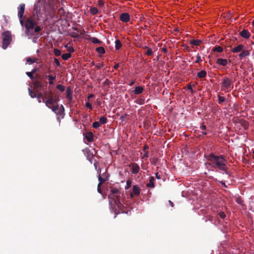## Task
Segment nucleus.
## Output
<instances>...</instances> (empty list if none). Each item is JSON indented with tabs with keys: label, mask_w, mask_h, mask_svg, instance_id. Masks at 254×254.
<instances>
[{
	"label": "nucleus",
	"mask_w": 254,
	"mask_h": 254,
	"mask_svg": "<svg viewBox=\"0 0 254 254\" xmlns=\"http://www.w3.org/2000/svg\"><path fill=\"white\" fill-rule=\"evenodd\" d=\"M208 160L212 163L213 167H217L220 170L224 171L226 175L230 176L226 165L227 161L223 155L218 156L211 153L208 157Z\"/></svg>",
	"instance_id": "obj_1"
},
{
	"label": "nucleus",
	"mask_w": 254,
	"mask_h": 254,
	"mask_svg": "<svg viewBox=\"0 0 254 254\" xmlns=\"http://www.w3.org/2000/svg\"><path fill=\"white\" fill-rule=\"evenodd\" d=\"M120 194L121 191L119 189L115 187L111 188V193L109 195L108 197L114 201L119 209H122L123 207V204L120 199Z\"/></svg>",
	"instance_id": "obj_2"
},
{
	"label": "nucleus",
	"mask_w": 254,
	"mask_h": 254,
	"mask_svg": "<svg viewBox=\"0 0 254 254\" xmlns=\"http://www.w3.org/2000/svg\"><path fill=\"white\" fill-rule=\"evenodd\" d=\"M36 25H37V22L31 18H28L26 20L25 33L27 36H32L34 35V33L31 31V30L33 29Z\"/></svg>",
	"instance_id": "obj_3"
},
{
	"label": "nucleus",
	"mask_w": 254,
	"mask_h": 254,
	"mask_svg": "<svg viewBox=\"0 0 254 254\" xmlns=\"http://www.w3.org/2000/svg\"><path fill=\"white\" fill-rule=\"evenodd\" d=\"M45 9V6L43 0H39L35 3L33 14L34 15H36L37 20L39 19V15H40L41 12L44 11Z\"/></svg>",
	"instance_id": "obj_4"
},
{
	"label": "nucleus",
	"mask_w": 254,
	"mask_h": 254,
	"mask_svg": "<svg viewBox=\"0 0 254 254\" xmlns=\"http://www.w3.org/2000/svg\"><path fill=\"white\" fill-rule=\"evenodd\" d=\"M233 88V82L232 79L225 77L221 83V89L229 91Z\"/></svg>",
	"instance_id": "obj_5"
},
{
	"label": "nucleus",
	"mask_w": 254,
	"mask_h": 254,
	"mask_svg": "<svg viewBox=\"0 0 254 254\" xmlns=\"http://www.w3.org/2000/svg\"><path fill=\"white\" fill-rule=\"evenodd\" d=\"M2 48L6 49L11 41V35L9 31H6L2 34Z\"/></svg>",
	"instance_id": "obj_6"
},
{
	"label": "nucleus",
	"mask_w": 254,
	"mask_h": 254,
	"mask_svg": "<svg viewBox=\"0 0 254 254\" xmlns=\"http://www.w3.org/2000/svg\"><path fill=\"white\" fill-rule=\"evenodd\" d=\"M47 82L43 81L42 79H36L33 82L34 88L35 89H40L44 86H47Z\"/></svg>",
	"instance_id": "obj_7"
},
{
	"label": "nucleus",
	"mask_w": 254,
	"mask_h": 254,
	"mask_svg": "<svg viewBox=\"0 0 254 254\" xmlns=\"http://www.w3.org/2000/svg\"><path fill=\"white\" fill-rule=\"evenodd\" d=\"M140 189L137 185H133L132 187V192L130 194L131 198H133L134 196H137L140 194Z\"/></svg>",
	"instance_id": "obj_8"
},
{
	"label": "nucleus",
	"mask_w": 254,
	"mask_h": 254,
	"mask_svg": "<svg viewBox=\"0 0 254 254\" xmlns=\"http://www.w3.org/2000/svg\"><path fill=\"white\" fill-rule=\"evenodd\" d=\"M59 105L57 104V105H53L52 106H51V108L53 112H54L55 114H56L57 115L61 116L62 114H63L64 112V108L63 105L61 106L62 109L60 110V111H59Z\"/></svg>",
	"instance_id": "obj_9"
},
{
	"label": "nucleus",
	"mask_w": 254,
	"mask_h": 254,
	"mask_svg": "<svg viewBox=\"0 0 254 254\" xmlns=\"http://www.w3.org/2000/svg\"><path fill=\"white\" fill-rule=\"evenodd\" d=\"M129 167L131 168V173L133 174H137L140 170L139 165L136 163H132L130 164Z\"/></svg>",
	"instance_id": "obj_10"
},
{
	"label": "nucleus",
	"mask_w": 254,
	"mask_h": 254,
	"mask_svg": "<svg viewBox=\"0 0 254 254\" xmlns=\"http://www.w3.org/2000/svg\"><path fill=\"white\" fill-rule=\"evenodd\" d=\"M44 97L43 100V102H45V100H48V99L52 98L54 97V93L51 91H44Z\"/></svg>",
	"instance_id": "obj_11"
},
{
	"label": "nucleus",
	"mask_w": 254,
	"mask_h": 254,
	"mask_svg": "<svg viewBox=\"0 0 254 254\" xmlns=\"http://www.w3.org/2000/svg\"><path fill=\"white\" fill-rule=\"evenodd\" d=\"M120 19L123 22H127L130 20V15L128 13H123L120 15Z\"/></svg>",
	"instance_id": "obj_12"
},
{
	"label": "nucleus",
	"mask_w": 254,
	"mask_h": 254,
	"mask_svg": "<svg viewBox=\"0 0 254 254\" xmlns=\"http://www.w3.org/2000/svg\"><path fill=\"white\" fill-rule=\"evenodd\" d=\"M58 100V99H55L53 97L48 100H45V102L44 103L48 108H51V106H52V105L53 106L54 103L57 102Z\"/></svg>",
	"instance_id": "obj_13"
},
{
	"label": "nucleus",
	"mask_w": 254,
	"mask_h": 254,
	"mask_svg": "<svg viewBox=\"0 0 254 254\" xmlns=\"http://www.w3.org/2000/svg\"><path fill=\"white\" fill-rule=\"evenodd\" d=\"M25 4L24 3H21L19 5L18 9V16L19 18V19H21L23 17L24 10H25Z\"/></svg>",
	"instance_id": "obj_14"
},
{
	"label": "nucleus",
	"mask_w": 254,
	"mask_h": 254,
	"mask_svg": "<svg viewBox=\"0 0 254 254\" xmlns=\"http://www.w3.org/2000/svg\"><path fill=\"white\" fill-rule=\"evenodd\" d=\"M98 173H99L98 180L99 181V183H98V185H99V186H101V185L108 180V176H107L105 178L102 177L101 175L100 169H99L98 170Z\"/></svg>",
	"instance_id": "obj_15"
},
{
	"label": "nucleus",
	"mask_w": 254,
	"mask_h": 254,
	"mask_svg": "<svg viewBox=\"0 0 254 254\" xmlns=\"http://www.w3.org/2000/svg\"><path fill=\"white\" fill-rule=\"evenodd\" d=\"M240 35L244 38L248 39L250 38L251 34L248 30L244 29L240 33Z\"/></svg>",
	"instance_id": "obj_16"
},
{
	"label": "nucleus",
	"mask_w": 254,
	"mask_h": 254,
	"mask_svg": "<svg viewBox=\"0 0 254 254\" xmlns=\"http://www.w3.org/2000/svg\"><path fill=\"white\" fill-rule=\"evenodd\" d=\"M216 64L220 65L226 66L228 64V61L227 59L218 58L216 60Z\"/></svg>",
	"instance_id": "obj_17"
},
{
	"label": "nucleus",
	"mask_w": 254,
	"mask_h": 254,
	"mask_svg": "<svg viewBox=\"0 0 254 254\" xmlns=\"http://www.w3.org/2000/svg\"><path fill=\"white\" fill-rule=\"evenodd\" d=\"M66 98L68 100V101L70 102L72 100V91L71 90V88L68 87L66 89Z\"/></svg>",
	"instance_id": "obj_18"
},
{
	"label": "nucleus",
	"mask_w": 254,
	"mask_h": 254,
	"mask_svg": "<svg viewBox=\"0 0 254 254\" xmlns=\"http://www.w3.org/2000/svg\"><path fill=\"white\" fill-rule=\"evenodd\" d=\"M85 137L88 140V141L91 142L94 141V135L92 132H88L86 133Z\"/></svg>",
	"instance_id": "obj_19"
},
{
	"label": "nucleus",
	"mask_w": 254,
	"mask_h": 254,
	"mask_svg": "<svg viewBox=\"0 0 254 254\" xmlns=\"http://www.w3.org/2000/svg\"><path fill=\"white\" fill-rule=\"evenodd\" d=\"M244 48V46L243 45H241V44H240L238 46L235 47L234 48H233V49H232V52L233 53H238L240 51H241L242 50H243Z\"/></svg>",
	"instance_id": "obj_20"
},
{
	"label": "nucleus",
	"mask_w": 254,
	"mask_h": 254,
	"mask_svg": "<svg viewBox=\"0 0 254 254\" xmlns=\"http://www.w3.org/2000/svg\"><path fill=\"white\" fill-rule=\"evenodd\" d=\"M144 90V88L142 86H136L134 91L133 92L135 94L138 95L139 94H141Z\"/></svg>",
	"instance_id": "obj_21"
},
{
	"label": "nucleus",
	"mask_w": 254,
	"mask_h": 254,
	"mask_svg": "<svg viewBox=\"0 0 254 254\" xmlns=\"http://www.w3.org/2000/svg\"><path fill=\"white\" fill-rule=\"evenodd\" d=\"M45 77L48 78L49 80V83L50 85H52L54 84V81L55 80L56 76V75L53 76L52 75H46Z\"/></svg>",
	"instance_id": "obj_22"
},
{
	"label": "nucleus",
	"mask_w": 254,
	"mask_h": 254,
	"mask_svg": "<svg viewBox=\"0 0 254 254\" xmlns=\"http://www.w3.org/2000/svg\"><path fill=\"white\" fill-rule=\"evenodd\" d=\"M155 179L153 177H150L149 178V183L146 184V187L148 188H154Z\"/></svg>",
	"instance_id": "obj_23"
},
{
	"label": "nucleus",
	"mask_w": 254,
	"mask_h": 254,
	"mask_svg": "<svg viewBox=\"0 0 254 254\" xmlns=\"http://www.w3.org/2000/svg\"><path fill=\"white\" fill-rule=\"evenodd\" d=\"M190 43L193 46H199L202 43V41L200 40H191Z\"/></svg>",
	"instance_id": "obj_24"
},
{
	"label": "nucleus",
	"mask_w": 254,
	"mask_h": 254,
	"mask_svg": "<svg viewBox=\"0 0 254 254\" xmlns=\"http://www.w3.org/2000/svg\"><path fill=\"white\" fill-rule=\"evenodd\" d=\"M38 61V59L36 58H31V57H28L26 59V62L29 64H31L37 62Z\"/></svg>",
	"instance_id": "obj_25"
},
{
	"label": "nucleus",
	"mask_w": 254,
	"mask_h": 254,
	"mask_svg": "<svg viewBox=\"0 0 254 254\" xmlns=\"http://www.w3.org/2000/svg\"><path fill=\"white\" fill-rule=\"evenodd\" d=\"M206 74H207L206 71L204 70H202L197 73V76L199 78H203L206 76Z\"/></svg>",
	"instance_id": "obj_26"
},
{
	"label": "nucleus",
	"mask_w": 254,
	"mask_h": 254,
	"mask_svg": "<svg viewBox=\"0 0 254 254\" xmlns=\"http://www.w3.org/2000/svg\"><path fill=\"white\" fill-rule=\"evenodd\" d=\"M249 54H250V53H249V51L244 50V51H243L240 54H239V57L241 59H242L244 57L249 56Z\"/></svg>",
	"instance_id": "obj_27"
},
{
	"label": "nucleus",
	"mask_w": 254,
	"mask_h": 254,
	"mask_svg": "<svg viewBox=\"0 0 254 254\" xmlns=\"http://www.w3.org/2000/svg\"><path fill=\"white\" fill-rule=\"evenodd\" d=\"M122 47V44L119 40H117L115 41V49L119 50Z\"/></svg>",
	"instance_id": "obj_28"
},
{
	"label": "nucleus",
	"mask_w": 254,
	"mask_h": 254,
	"mask_svg": "<svg viewBox=\"0 0 254 254\" xmlns=\"http://www.w3.org/2000/svg\"><path fill=\"white\" fill-rule=\"evenodd\" d=\"M90 40L94 44H101L102 42L100 41L98 39L95 37H91L90 38Z\"/></svg>",
	"instance_id": "obj_29"
},
{
	"label": "nucleus",
	"mask_w": 254,
	"mask_h": 254,
	"mask_svg": "<svg viewBox=\"0 0 254 254\" xmlns=\"http://www.w3.org/2000/svg\"><path fill=\"white\" fill-rule=\"evenodd\" d=\"M71 57V55L70 53H65L62 56V59L64 60H67L69 58Z\"/></svg>",
	"instance_id": "obj_30"
},
{
	"label": "nucleus",
	"mask_w": 254,
	"mask_h": 254,
	"mask_svg": "<svg viewBox=\"0 0 254 254\" xmlns=\"http://www.w3.org/2000/svg\"><path fill=\"white\" fill-rule=\"evenodd\" d=\"M218 102L219 104H222L223 102L226 100V99L224 97L221 96L220 95L218 96Z\"/></svg>",
	"instance_id": "obj_31"
},
{
	"label": "nucleus",
	"mask_w": 254,
	"mask_h": 254,
	"mask_svg": "<svg viewBox=\"0 0 254 254\" xmlns=\"http://www.w3.org/2000/svg\"><path fill=\"white\" fill-rule=\"evenodd\" d=\"M96 50L99 54H103L105 53V49L103 47H98Z\"/></svg>",
	"instance_id": "obj_32"
},
{
	"label": "nucleus",
	"mask_w": 254,
	"mask_h": 254,
	"mask_svg": "<svg viewBox=\"0 0 254 254\" xmlns=\"http://www.w3.org/2000/svg\"><path fill=\"white\" fill-rule=\"evenodd\" d=\"M90 11L92 14L95 15L98 13V10L96 7H92L90 9Z\"/></svg>",
	"instance_id": "obj_33"
},
{
	"label": "nucleus",
	"mask_w": 254,
	"mask_h": 254,
	"mask_svg": "<svg viewBox=\"0 0 254 254\" xmlns=\"http://www.w3.org/2000/svg\"><path fill=\"white\" fill-rule=\"evenodd\" d=\"M99 121H100L99 123H100V124H106V123L107 122V119L106 117L103 116V117H101L99 119Z\"/></svg>",
	"instance_id": "obj_34"
},
{
	"label": "nucleus",
	"mask_w": 254,
	"mask_h": 254,
	"mask_svg": "<svg viewBox=\"0 0 254 254\" xmlns=\"http://www.w3.org/2000/svg\"><path fill=\"white\" fill-rule=\"evenodd\" d=\"M28 92L31 98H34L36 97V94L30 88H28Z\"/></svg>",
	"instance_id": "obj_35"
},
{
	"label": "nucleus",
	"mask_w": 254,
	"mask_h": 254,
	"mask_svg": "<svg viewBox=\"0 0 254 254\" xmlns=\"http://www.w3.org/2000/svg\"><path fill=\"white\" fill-rule=\"evenodd\" d=\"M214 52H217L218 53L222 52L223 51V48L221 46H216L213 49Z\"/></svg>",
	"instance_id": "obj_36"
},
{
	"label": "nucleus",
	"mask_w": 254,
	"mask_h": 254,
	"mask_svg": "<svg viewBox=\"0 0 254 254\" xmlns=\"http://www.w3.org/2000/svg\"><path fill=\"white\" fill-rule=\"evenodd\" d=\"M26 74L31 80H34L35 79V77L33 75V73L31 71L26 72Z\"/></svg>",
	"instance_id": "obj_37"
},
{
	"label": "nucleus",
	"mask_w": 254,
	"mask_h": 254,
	"mask_svg": "<svg viewBox=\"0 0 254 254\" xmlns=\"http://www.w3.org/2000/svg\"><path fill=\"white\" fill-rule=\"evenodd\" d=\"M57 88L61 92H63L65 90V87L62 84H58L57 85Z\"/></svg>",
	"instance_id": "obj_38"
},
{
	"label": "nucleus",
	"mask_w": 254,
	"mask_h": 254,
	"mask_svg": "<svg viewBox=\"0 0 254 254\" xmlns=\"http://www.w3.org/2000/svg\"><path fill=\"white\" fill-rule=\"evenodd\" d=\"M54 53L55 55L57 57L60 56L61 54V51L57 49H54Z\"/></svg>",
	"instance_id": "obj_39"
},
{
	"label": "nucleus",
	"mask_w": 254,
	"mask_h": 254,
	"mask_svg": "<svg viewBox=\"0 0 254 254\" xmlns=\"http://www.w3.org/2000/svg\"><path fill=\"white\" fill-rule=\"evenodd\" d=\"M131 185V181L130 180H127L125 189L127 190L128 189H129Z\"/></svg>",
	"instance_id": "obj_40"
},
{
	"label": "nucleus",
	"mask_w": 254,
	"mask_h": 254,
	"mask_svg": "<svg viewBox=\"0 0 254 254\" xmlns=\"http://www.w3.org/2000/svg\"><path fill=\"white\" fill-rule=\"evenodd\" d=\"M100 123L98 122H94L92 126L95 128H97L100 126Z\"/></svg>",
	"instance_id": "obj_41"
},
{
	"label": "nucleus",
	"mask_w": 254,
	"mask_h": 254,
	"mask_svg": "<svg viewBox=\"0 0 254 254\" xmlns=\"http://www.w3.org/2000/svg\"><path fill=\"white\" fill-rule=\"evenodd\" d=\"M153 52L151 49L148 48L145 52V54L148 56H150L152 55Z\"/></svg>",
	"instance_id": "obj_42"
},
{
	"label": "nucleus",
	"mask_w": 254,
	"mask_h": 254,
	"mask_svg": "<svg viewBox=\"0 0 254 254\" xmlns=\"http://www.w3.org/2000/svg\"><path fill=\"white\" fill-rule=\"evenodd\" d=\"M158 161V159L156 157H154L151 160V163L152 164L156 165Z\"/></svg>",
	"instance_id": "obj_43"
},
{
	"label": "nucleus",
	"mask_w": 254,
	"mask_h": 254,
	"mask_svg": "<svg viewBox=\"0 0 254 254\" xmlns=\"http://www.w3.org/2000/svg\"><path fill=\"white\" fill-rule=\"evenodd\" d=\"M137 103L139 105H143L144 104V98H139L137 100Z\"/></svg>",
	"instance_id": "obj_44"
},
{
	"label": "nucleus",
	"mask_w": 254,
	"mask_h": 254,
	"mask_svg": "<svg viewBox=\"0 0 254 254\" xmlns=\"http://www.w3.org/2000/svg\"><path fill=\"white\" fill-rule=\"evenodd\" d=\"M200 128L203 130V131H202V133L204 135H206L207 132L205 131L206 129V127L204 125H203L200 127Z\"/></svg>",
	"instance_id": "obj_45"
},
{
	"label": "nucleus",
	"mask_w": 254,
	"mask_h": 254,
	"mask_svg": "<svg viewBox=\"0 0 254 254\" xmlns=\"http://www.w3.org/2000/svg\"><path fill=\"white\" fill-rule=\"evenodd\" d=\"M218 215L222 219H224L226 217V214L223 211L219 212Z\"/></svg>",
	"instance_id": "obj_46"
},
{
	"label": "nucleus",
	"mask_w": 254,
	"mask_h": 254,
	"mask_svg": "<svg viewBox=\"0 0 254 254\" xmlns=\"http://www.w3.org/2000/svg\"><path fill=\"white\" fill-rule=\"evenodd\" d=\"M41 27L39 26H35V27L34 28V32L35 33H38V32H39L40 31H41Z\"/></svg>",
	"instance_id": "obj_47"
},
{
	"label": "nucleus",
	"mask_w": 254,
	"mask_h": 254,
	"mask_svg": "<svg viewBox=\"0 0 254 254\" xmlns=\"http://www.w3.org/2000/svg\"><path fill=\"white\" fill-rule=\"evenodd\" d=\"M44 96V93L43 94L42 93H39L37 95H36V97L37 98V99H42V100H43Z\"/></svg>",
	"instance_id": "obj_48"
},
{
	"label": "nucleus",
	"mask_w": 254,
	"mask_h": 254,
	"mask_svg": "<svg viewBox=\"0 0 254 254\" xmlns=\"http://www.w3.org/2000/svg\"><path fill=\"white\" fill-rule=\"evenodd\" d=\"M201 61H202V60L201 59L200 56L199 55V54H198L196 56V60H195V63H199Z\"/></svg>",
	"instance_id": "obj_49"
},
{
	"label": "nucleus",
	"mask_w": 254,
	"mask_h": 254,
	"mask_svg": "<svg viewBox=\"0 0 254 254\" xmlns=\"http://www.w3.org/2000/svg\"><path fill=\"white\" fill-rule=\"evenodd\" d=\"M85 106L87 108L90 109L91 110H92V106L91 104L89 102H87L85 104Z\"/></svg>",
	"instance_id": "obj_50"
},
{
	"label": "nucleus",
	"mask_w": 254,
	"mask_h": 254,
	"mask_svg": "<svg viewBox=\"0 0 254 254\" xmlns=\"http://www.w3.org/2000/svg\"><path fill=\"white\" fill-rule=\"evenodd\" d=\"M187 87L188 89H189L191 93H193V90L192 89L191 85L190 84H188Z\"/></svg>",
	"instance_id": "obj_51"
},
{
	"label": "nucleus",
	"mask_w": 254,
	"mask_h": 254,
	"mask_svg": "<svg viewBox=\"0 0 254 254\" xmlns=\"http://www.w3.org/2000/svg\"><path fill=\"white\" fill-rule=\"evenodd\" d=\"M35 78H36V79H43L44 78V76H41L40 74H36L35 75Z\"/></svg>",
	"instance_id": "obj_52"
},
{
	"label": "nucleus",
	"mask_w": 254,
	"mask_h": 254,
	"mask_svg": "<svg viewBox=\"0 0 254 254\" xmlns=\"http://www.w3.org/2000/svg\"><path fill=\"white\" fill-rule=\"evenodd\" d=\"M54 62H55V63L57 65H58V66H60V61H59V60L58 59L55 58V59H54Z\"/></svg>",
	"instance_id": "obj_53"
},
{
	"label": "nucleus",
	"mask_w": 254,
	"mask_h": 254,
	"mask_svg": "<svg viewBox=\"0 0 254 254\" xmlns=\"http://www.w3.org/2000/svg\"><path fill=\"white\" fill-rule=\"evenodd\" d=\"M104 66L103 63H100L96 65V67L97 69H100Z\"/></svg>",
	"instance_id": "obj_54"
},
{
	"label": "nucleus",
	"mask_w": 254,
	"mask_h": 254,
	"mask_svg": "<svg viewBox=\"0 0 254 254\" xmlns=\"http://www.w3.org/2000/svg\"><path fill=\"white\" fill-rule=\"evenodd\" d=\"M155 177L159 180L161 179V175L159 174L158 172L155 173Z\"/></svg>",
	"instance_id": "obj_55"
},
{
	"label": "nucleus",
	"mask_w": 254,
	"mask_h": 254,
	"mask_svg": "<svg viewBox=\"0 0 254 254\" xmlns=\"http://www.w3.org/2000/svg\"><path fill=\"white\" fill-rule=\"evenodd\" d=\"M100 187H101V186H99V185H98V186H97V191H98V192L99 193H102V191Z\"/></svg>",
	"instance_id": "obj_56"
},
{
	"label": "nucleus",
	"mask_w": 254,
	"mask_h": 254,
	"mask_svg": "<svg viewBox=\"0 0 254 254\" xmlns=\"http://www.w3.org/2000/svg\"><path fill=\"white\" fill-rule=\"evenodd\" d=\"M68 51L69 52H73L74 51V49H73V48L72 47H69L68 48Z\"/></svg>",
	"instance_id": "obj_57"
},
{
	"label": "nucleus",
	"mask_w": 254,
	"mask_h": 254,
	"mask_svg": "<svg viewBox=\"0 0 254 254\" xmlns=\"http://www.w3.org/2000/svg\"><path fill=\"white\" fill-rule=\"evenodd\" d=\"M127 114H125V115L121 116L120 120H121L122 121H125V118L127 116Z\"/></svg>",
	"instance_id": "obj_58"
},
{
	"label": "nucleus",
	"mask_w": 254,
	"mask_h": 254,
	"mask_svg": "<svg viewBox=\"0 0 254 254\" xmlns=\"http://www.w3.org/2000/svg\"><path fill=\"white\" fill-rule=\"evenodd\" d=\"M99 5L102 7L104 5V2L102 0H99L98 2Z\"/></svg>",
	"instance_id": "obj_59"
},
{
	"label": "nucleus",
	"mask_w": 254,
	"mask_h": 254,
	"mask_svg": "<svg viewBox=\"0 0 254 254\" xmlns=\"http://www.w3.org/2000/svg\"><path fill=\"white\" fill-rule=\"evenodd\" d=\"M38 68H33V69L32 70L31 72H32L33 74H34L35 73H36V72L38 71Z\"/></svg>",
	"instance_id": "obj_60"
},
{
	"label": "nucleus",
	"mask_w": 254,
	"mask_h": 254,
	"mask_svg": "<svg viewBox=\"0 0 254 254\" xmlns=\"http://www.w3.org/2000/svg\"><path fill=\"white\" fill-rule=\"evenodd\" d=\"M219 182L220 183H221V184L222 186H223L224 187H225V188H227V186L226 185L225 183L224 182H223V181H219Z\"/></svg>",
	"instance_id": "obj_61"
},
{
	"label": "nucleus",
	"mask_w": 254,
	"mask_h": 254,
	"mask_svg": "<svg viewBox=\"0 0 254 254\" xmlns=\"http://www.w3.org/2000/svg\"><path fill=\"white\" fill-rule=\"evenodd\" d=\"M64 10L63 8L59 9V13L60 14H63V12H64Z\"/></svg>",
	"instance_id": "obj_62"
},
{
	"label": "nucleus",
	"mask_w": 254,
	"mask_h": 254,
	"mask_svg": "<svg viewBox=\"0 0 254 254\" xmlns=\"http://www.w3.org/2000/svg\"><path fill=\"white\" fill-rule=\"evenodd\" d=\"M119 67V64H116L114 66V68L116 69H118V67Z\"/></svg>",
	"instance_id": "obj_63"
},
{
	"label": "nucleus",
	"mask_w": 254,
	"mask_h": 254,
	"mask_svg": "<svg viewBox=\"0 0 254 254\" xmlns=\"http://www.w3.org/2000/svg\"><path fill=\"white\" fill-rule=\"evenodd\" d=\"M169 203L170 204V205L171 206V207H173L174 206V203L172 201H171V200H169Z\"/></svg>",
	"instance_id": "obj_64"
}]
</instances>
